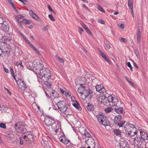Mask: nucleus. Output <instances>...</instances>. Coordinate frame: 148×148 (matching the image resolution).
<instances>
[{"label": "nucleus", "mask_w": 148, "mask_h": 148, "mask_svg": "<svg viewBox=\"0 0 148 148\" xmlns=\"http://www.w3.org/2000/svg\"><path fill=\"white\" fill-rule=\"evenodd\" d=\"M29 13L30 15L34 19L38 21L39 18V17L32 10H30L29 11Z\"/></svg>", "instance_id": "obj_17"}, {"label": "nucleus", "mask_w": 148, "mask_h": 148, "mask_svg": "<svg viewBox=\"0 0 148 148\" xmlns=\"http://www.w3.org/2000/svg\"><path fill=\"white\" fill-rule=\"evenodd\" d=\"M96 91L100 93H103L106 91V89L101 84L97 85L96 86Z\"/></svg>", "instance_id": "obj_14"}, {"label": "nucleus", "mask_w": 148, "mask_h": 148, "mask_svg": "<svg viewBox=\"0 0 148 148\" xmlns=\"http://www.w3.org/2000/svg\"><path fill=\"white\" fill-rule=\"evenodd\" d=\"M14 128L17 132H20V125H18V124H16L14 126Z\"/></svg>", "instance_id": "obj_28"}, {"label": "nucleus", "mask_w": 148, "mask_h": 148, "mask_svg": "<svg viewBox=\"0 0 148 148\" xmlns=\"http://www.w3.org/2000/svg\"><path fill=\"white\" fill-rule=\"evenodd\" d=\"M123 107L120 105H119V104L115 106L114 109L116 113L120 114L123 113Z\"/></svg>", "instance_id": "obj_16"}, {"label": "nucleus", "mask_w": 148, "mask_h": 148, "mask_svg": "<svg viewBox=\"0 0 148 148\" xmlns=\"http://www.w3.org/2000/svg\"><path fill=\"white\" fill-rule=\"evenodd\" d=\"M141 37H137V42L139 43L140 42Z\"/></svg>", "instance_id": "obj_63"}, {"label": "nucleus", "mask_w": 148, "mask_h": 148, "mask_svg": "<svg viewBox=\"0 0 148 148\" xmlns=\"http://www.w3.org/2000/svg\"><path fill=\"white\" fill-rule=\"evenodd\" d=\"M86 108L89 111H93L95 109L94 106L92 104L90 103H88L86 106Z\"/></svg>", "instance_id": "obj_20"}, {"label": "nucleus", "mask_w": 148, "mask_h": 148, "mask_svg": "<svg viewBox=\"0 0 148 148\" xmlns=\"http://www.w3.org/2000/svg\"><path fill=\"white\" fill-rule=\"evenodd\" d=\"M87 145L90 147L91 148H95V143L94 140L92 141L89 144L87 143Z\"/></svg>", "instance_id": "obj_24"}, {"label": "nucleus", "mask_w": 148, "mask_h": 148, "mask_svg": "<svg viewBox=\"0 0 148 148\" xmlns=\"http://www.w3.org/2000/svg\"><path fill=\"white\" fill-rule=\"evenodd\" d=\"M23 17L22 15H18L16 16L15 18L16 20H18L20 18H23Z\"/></svg>", "instance_id": "obj_35"}, {"label": "nucleus", "mask_w": 148, "mask_h": 148, "mask_svg": "<svg viewBox=\"0 0 148 148\" xmlns=\"http://www.w3.org/2000/svg\"><path fill=\"white\" fill-rule=\"evenodd\" d=\"M127 66L128 67H130V69L131 70V71H133V68L131 64L129 62H127Z\"/></svg>", "instance_id": "obj_36"}, {"label": "nucleus", "mask_w": 148, "mask_h": 148, "mask_svg": "<svg viewBox=\"0 0 148 148\" xmlns=\"http://www.w3.org/2000/svg\"><path fill=\"white\" fill-rule=\"evenodd\" d=\"M134 141H135L136 142H135V143H136V142H138L139 143L140 141H141V139H140H140H139V140L138 139V136H136V137H135L134 138ZM138 144H137L138 145Z\"/></svg>", "instance_id": "obj_30"}, {"label": "nucleus", "mask_w": 148, "mask_h": 148, "mask_svg": "<svg viewBox=\"0 0 148 148\" xmlns=\"http://www.w3.org/2000/svg\"><path fill=\"white\" fill-rule=\"evenodd\" d=\"M104 59L110 64H111V62L107 58L106 56L104 58Z\"/></svg>", "instance_id": "obj_45"}, {"label": "nucleus", "mask_w": 148, "mask_h": 148, "mask_svg": "<svg viewBox=\"0 0 148 148\" xmlns=\"http://www.w3.org/2000/svg\"><path fill=\"white\" fill-rule=\"evenodd\" d=\"M136 56H138L139 54L138 51L137 49H135L134 50Z\"/></svg>", "instance_id": "obj_54"}, {"label": "nucleus", "mask_w": 148, "mask_h": 148, "mask_svg": "<svg viewBox=\"0 0 148 148\" xmlns=\"http://www.w3.org/2000/svg\"><path fill=\"white\" fill-rule=\"evenodd\" d=\"M51 95L52 96L54 97L55 98H58L59 97V94L55 90H53L51 93Z\"/></svg>", "instance_id": "obj_22"}, {"label": "nucleus", "mask_w": 148, "mask_h": 148, "mask_svg": "<svg viewBox=\"0 0 148 148\" xmlns=\"http://www.w3.org/2000/svg\"><path fill=\"white\" fill-rule=\"evenodd\" d=\"M83 94H84L86 97H88L91 99L92 96V91L91 89L88 88L87 89L83 90Z\"/></svg>", "instance_id": "obj_12"}, {"label": "nucleus", "mask_w": 148, "mask_h": 148, "mask_svg": "<svg viewBox=\"0 0 148 148\" xmlns=\"http://www.w3.org/2000/svg\"><path fill=\"white\" fill-rule=\"evenodd\" d=\"M35 112L36 113L40 116H42L43 115V112L40 109V107L37 106H36V108L35 110Z\"/></svg>", "instance_id": "obj_18"}, {"label": "nucleus", "mask_w": 148, "mask_h": 148, "mask_svg": "<svg viewBox=\"0 0 148 148\" xmlns=\"http://www.w3.org/2000/svg\"><path fill=\"white\" fill-rule=\"evenodd\" d=\"M0 127L3 129H5L6 128L5 124L3 123H1L0 124Z\"/></svg>", "instance_id": "obj_44"}, {"label": "nucleus", "mask_w": 148, "mask_h": 148, "mask_svg": "<svg viewBox=\"0 0 148 148\" xmlns=\"http://www.w3.org/2000/svg\"><path fill=\"white\" fill-rule=\"evenodd\" d=\"M128 5L129 8L130 9H133V3L128 2Z\"/></svg>", "instance_id": "obj_33"}, {"label": "nucleus", "mask_w": 148, "mask_h": 148, "mask_svg": "<svg viewBox=\"0 0 148 148\" xmlns=\"http://www.w3.org/2000/svg\"><path fill=\"white\" fill-rule=\"evenodd\" d=\"M99 22L102 24H104L105 22L102 19H99L98 20Z\"/></svg>", "instance_id": "obj_53"}, {"label": "nucleus", "mask_w": 148, "mask_h": 148, "mask_svg": "<svg viewBox=\"0 0 148 148\" xmlns=\"http://www.w3.org/2000/svg\"><path fill=\"white\" fill-rule=\"evenodd\" d=\"M9 46L5 42H1L0 45V47L1 49L2 53H7L9 52L10 51V49L8 47Z\"/></svg>", "instance_id": "obj_6"}, {"label": "nucleus", "mask_w": 148, "mask_h": 148, "mask_svg": "<svg viewBox=\"0 0 148 148\" xmlns=\"http://www.w3.org/2000/svg\"><path fill=\"white\" fill-rule=\"evenodd\" d=\"M71 100L74 103H76V101H77L76 100L74 96H72L71 97Z\"/></svg>", "instance_id": "obj_42"}, {"label": "nucleus", "mask_w": 148, "mask_h": 148, "mask_svg": "<svg viewBox=\"0 0 148 148\" xmlns=\"http://www.w3.org/2000/svg\"><path fill=\"white\" fill-rule=\"evenodd\" d=\"M60 125L58 123H52V128L55 130L56 134H58L61 131V129L60 128Z\"/></svg>", "instance_id": "obj_11"}, {"label": "nucleus", "mask_w": 148, "mask_h": 148, "mask_svg": "<svg viewBox=\"0 0 148 148\" xmlns=\"http://www.w3.org/2000/svg\"><path fill=\"white\" fill-rule=\"evenodd\" d=\"M10 71L12 75L14 74V71L12 68H10Z\"/></svg>", "instance_id": "obj_62"}, {"label": "nucleus", "mask_w": 148, "mask_h": 148, "mask_svg": "<svg viewBox=\"0 0 148 148\" xmlns=\"http://www.w3.org/2000/svg\"><path fill=\"white\" fill-rule=\"evenodd\" d=\"M133 63L134 65L137 69L138 68V66L136 64L133 60H132Z\"/></svg>", "instance_id": "obj_64"}, {"label": "nucleus", "mask_w": 148, "mask_h": 148, "mask_svg": "<svg viewBox=\"0 0 148 148\" xmlns=\"http://www.w3.org/2000/svg\"><path fill=\"white\" fill-rule=\"evenodd\" d=\"M124 128L126 134L130 136H134L137 133L136 131V128L133 124H128L124 127Z\"/></svg>", "instance_id": "obj_2"}, {"label": "nucleus", "mask_w": 148, "mask_h": 148, "mask_svg": "<svg viewBox=\"0 0 148 148\" xmlns=\"http://www.w3.org/2000/svg\"><path fill=\"white\" fill-rule=\"evenodd\" d=\"M72 146V145L71 143H70L68 144H65V147L67 148H71Z\"/></svg>", "instance_id": "obj_37"}, {"label": "nucleus", "mask_w": 148, "mask_h": 148, "mask_svg": "<svg viewBox=\"0 0 148 148\" xmlns=\"http://www.w3.org/2000/svg\"><path fill=\"white\" fill-rule=\"evenodd\" d=\"M3 19L2 17L0 16V24H1L3 23Z\"/></svg>", "instance_id": "obj_57"}, {"label": "nucleus", "mask_w": 148, "mask_h": 148, "mask_svg": "<svg viewBox=\"0 0 148 148\" xmlns=\"http://www.w3.org/2000/svg\"><path fill=\"white\" fill-rule=\"evenodd\" d=\"M122 117L120 115L116 116L114 119V122L115 124L118 126L119 127H122L125 124V121H122Z\"/></svg>", "instance_id": "obj_5"}, {"label": "nucleus", "mask_w": 148, "mask_h": 148, "mask_svg": "<svg viewBox=\"0 0 148 148\" xmlns=\"http://www.w3.org/2000/svg\"><path fill=\"white\" fill-rule=\"evenodd\" d=\"M8 2L10 3V4L12 5V6H14V3L12 0H8Z\"/></svg>", "instance_id": "obj_51"}, {"label": "nucleus", "mask_w": 148, "mask_h": 148, "mask_svg": "<svg viewBox=\"0 0 148 148\" xmlns=\"http://www.w3.org/2000/svg\"><path fill=\"white\" fill-rule=\"evenodd\" d=\"M49 18L52 21H55V19L51 14H49L48 15Z\"/></svg>", "instance_id": "obj_40"}, {"label": "nucleus", "mask_w": 148, "mask_h": 148, "mask_svg": "<svg viewBox=\"0 0 148 148\" xmlns=\"http://www.w3.org/2000/svg\"><path fill=\"white\" fill-rule=\"evenodd\" d=\"M59 140L62 143H64L65 141V136H61L59 138Z\"/></svg>", "instance_id": "obj_27"}, {"label": "nucleus", "mask_w": 148, "mask_h": 148, "mask_svg": "<svg viewBox=\"0 0 148 148\" xmlns=\"http://www.w3.org/2000/svg\"><path fill=\"white\" fill-rule=\"evenodd\" d=\"M71 94V93L69 92V90H66L65 91V96L66 97H70Z\"/></svg>", "instance_id": "obj_32"}, {"label": "nucleus", "mask_w": 148, "mask_h": 148, "mask_svg": "<svg viewBox=\"0 0 148 148\" xmlns=\"http://www.w3.org/2000/svg\"><path fill=\"white\" fill-rule=\"evenodd\" d=\"M97 9L100 11V12H103V13H105V11L103 9L101 6L99 5H97Z\"/></svg>", "instance_id": "obj_26"}, {"label": "nucleus", "mask_w": 148, "mask_h": 148, "mask_svg": "<svg viewBox=\"0 0 148 148\" xmlns=\"http://www.w3.org/2000/svg\"><path fill=\"white\" fill-rule=\"evenodd\" d=\"M105 111L107 112H109L112 111V108L108 107L105 109Z\"/></svg>", "instance_id": "obj_41"}, {"label": "nucleus", "mask_w": 148, "mask_h": 148, "mask_svg": "<svg viewBox=\"0 0 148 148\" xmlns=\"http://www.w3.org/2000/svg\"><path fill=\"white\" fill-rule=\"evenodd\" d=\"M49 79H40L39 80V81H38V82L40 83V84L42 85H46L47 87H48V88H51V84L49 83L48 80Z\"/></svg>", "instance_id": "obj_15"}, {"label": "nucleus", "mask_w": 148, "mask_h": 148, "mask_svg": "<svg viewBox=\"0 0 148 148\" xmlns=\"http://www.w3.org/2000/svg\"><path fill=\"white\" fill-rule=\"evenodd\" d=\"M86 83V82H85L84 81L83 83L80 82L79 83V84L81 86L79 87L78 90V92L79 93H80L82 94H83V92L82 91H81V90H80V89H81V88H82L83 90L85 89V86H83V85L84 84H85Z\"/></svg>", "instance_id": "obj_19"}, {"label": "nucleus", "mask_w": 148, "mask_h": 148, "mask_svg": "<svg viewBox=\"0 0 148 148\" xmlns=\"http://www.w3.org/2000/svg\"><path fill=\"white\" fill-rule=\"evenodd\" d=\"M109 96H108V97H106L105 95L102 96H101L99 97V100L100 101V100L101 99V100L100 101V102L101 103H103L105 105L109 106L110 101H109Z\"/></svg>", "instance_id": "obj_8"}, {"label": "nucleus", "mask_w": 148, "mask_h": 148, "mask_svg": "<svg viewBox=\"0 0 148 148\" xmlns=\"http://www.w3.org/2000/svg\"><path fill=\"white\" fill-rule=\"evenodd\" d=\"M82 25L85 29L86 28H88L86 25L84 23H82Z\"/></svg>", "instance_id": "obj_55"}, {"label": "nucleus", "mask_w": 148, "mask_h": 148, "mask_svg": "<svg viewBox=\"0 0 148 148\" xmlns=\"http://www.w3.org/2000/svg\"><path fill=\"white\" fill-rule=\"evenodd\" d=\"M19 129H20L19 130H20V132H23L24 130V126L23 125H20Z\"/></svg>", "instance_id": "obj_38"}, {"label": "nucleus", "mask_w": 148, "mask_h": 148, "mask_svg": "<svg viewBox=\"0 0 148 148\" xmlns=\"http://www.w3.org/2000/svg\"><path fill=\"white\" fill-rule=\"evenodd\" d=\"M127 144V142L125 141H121L120 143V148H124Z\"/></svg>", "instance_id": "obj_23"}, {"label": "nucleus", "mask_w": 148, "mask_h": 148, "mask_svg": "<svg viewBox=\"0 0 148 148\" xmlns=\"http://www.w3.org/2000/svg\"><path fill=\"white\" fill-rule=\"evenodd\" d=\"M48 8L49 10L51 11V12H54V13H55V12L51 8V7L49 5H48Z\"/></svg>", "instance_id": "obj_61"}, {"label": "nucleus", "mask_w": 148, "mask_h": 148, "mask_svg": "<svg viewBox=\"0 0 148 148\" xmlns=\"http://www.w3.org/2000/svg\"><path fill=\"white\" fill-rule=\"evenodd\" d=\"M34 51L38 55H40V53L39 52V51L36 48L34 50Z\"/></svg>", "instance_id": "obj_56"}, {"label": "nucleus", "mask_w": 148, "mask_h": 148, "mask_svg": "<svg viewBox=\"0 0 148 148\" xmlns=\"http://www.w3.org/2000/svg\"><path fill=\"white\" fill-rule=\"evenodd\" d=\"M24 39L27 43L29 44V45L31 43L30 41L27 38H24Z\"/></svg>", "instance_id": "obj_58"}, {"label": "nucleus", "mask_w": 148, "mask_h": 148, "mask_svg": "<svg viewBox=\"0 0 148 148\" xmlns=\"http://www.w3.org/2000/svg\"><path fill=\"white\" fill-rule=\"evenodd\" d=\"M65 144H68L69 143L70 141V140L68 139L67 138L65 137Z\"/></svg>", "instance_id": "obj_48"}, {"label": "nucleus", "mask_w": 148, "mask_h": 148, "mask_svg": "<svg viewBox=\"0 0 148 148\" xmlns=\"http://www.w3.org/2000/svg\"><path fill=\"white\" fill-rule=\"evenodd\" d=\"M130 11L131 12L132 16H133V18H134V12H133V9H130Z\"/></svg>", "instance_id": "obj_59"}, {"label": "nucleus", "mask_w": 148, "mask_h": 148, "mask_svg": "<svg viewBox=\"0 0 148 148\" xmlns=\"http://www.w3.org/2000/svg\"><path fill=\"white\" fill-rule=\"evenodd\" d=\"M30 63H32L31 62H29L27 64V66L28 68L29 69H32V64H31Z\"/></svg>", "instance_id": "obj_39"}, {"label": "nucleus", "mask_w": 148, "mask_h": 148, "mask_svg": "<svg viewBox=\"0 0 148 148\" xmlns=\"http://www.w3.org/2000/svg\"><path fill=\"white\" fill-rule=\"evenodd\" d=\"M18 82H17V84L18 85V88L21 90H24L26 88V84L25 82L21 79H18Z\"/></svg>", "instance_id": "obj_10"}, {"label": "nucleus", "mask_w": 148, "mask_h": 148, "mask_svg": "<svg viewBox=\"0 0 148 148\" xmlns=\"http://www.w3.org/2000/svg\"><path fill=\"white\" fill-rule=\"evenodd\" d=\"M56 58L57 60H58L61 62L64 63V60L60 58L58 55H56Z\"/></svg>", "instance_id": "obj_29"}, {"label": "nucleus", "mask_w": 148, "mask_h": 148, "mask_svg": "<svg viewBox=\"0 0 148 148\" xmlns=\"http://www.w3.org/2000/svg\"><path fill=\"white\" fill-rule=\"evenodd\" d=\"M60 92H61L62 94H63L65 92V90H64L62 88H60L59 89Z\"/></svg>", "instance_id": "obj_50"}, {"label": "nucleus", "mask_w": 148, "mask_h": 148, "mask_svg": "<svg viewBox=\"0 0 148 148\" xmlns=\"http://www.w3.org/2000/svg\"><path fill=\"white\" fill-rule=\"evenodd\" d=\"M110 99L109 106L110 107L113 106H116L118 105L117 103L119 102L118 100L116 97H113L112 95H109V97Z\"/></svg>", "instance_id": "obj_7"}, {"label": "nucleus", "mask_w": 148, "mask_h": 148, "mask_svg": "<svg viewBox=\"0 0 148 148\" xmlns=\"http://www.w3.org/2000/svg\"><path fill=\"white\" fill-rule=\"evenodd\" d=\"M38 72H36L38 81H39L40 79H49L51 77V72L48 68H44Z\"/></svg>", "instance_id": "obj_1"}, {"label": "nucleus", "mask_w": 148, "mask_h": 148, "mask_svg": "<svg viewBox=\"0 0 148 148\" xmlns=\"http://www.w3.org/2000/svg\"><path fill=\"white\" fill-rule=\"evenodd\" d=\"M113 132L114 134L116 135V136H119L121 135V132L119 129L114 130L113 131Z\"/></svg>", "instance_id": "obj_25"}, {"label": "nucleus", "mask_w": 148, "mask_h": 148, "mask_svg": "<svg viewBox=\"0 0 148 148\" xmlns=\"http://www.w3.org/2000/svg\"><path fill=\"white\" fill-rule=\"evenodd\" d=\"M99 53L100 55L101 56L103 59L106 57V55L101 50L99 51Z\"/></svg>", "instance_id": "obj_34"}, {"label": "nucleus", "mask_w": 148, "mask_h": 148, "mask_svg": "<svg viewBox=\"0 0 148 148\" xmlns=\"http://www.w3.org/2000/svg\"><path fill=\"white\" fill-rule=\"evenodd\" d=\"M85 135L87 137H90L91 136L90 134L88 132H85Z\"/></svg>", "instance_id": "obj_49"}, {"label": "nucleus", "mask_w": 148, "mask_h": 148, "mask_svg": "<svg viewBox=\"0 0 148 148\" xmlns=\"http://www.w3.org/2000/svg\"><path fill=\"white\" fill-rule=\"evenodd\" d=\"M85 30L87 32V33L89 35H91L92 33L88 28H86Z\"/></svg>", "instance_id": "obj_43"}, {"label": "nucleus", "mask_w": 148, "mask_h": 148, "mask_svg": "<svg viewBox=\"0 0 148 148\" xmlns=\"http://www.w3.org/2000/svg\"><path fill=\"white\" fill-rule=\"evenodd\" d=\"M130 11L131 12L132 16H133V18H134V12H133V9H130Z\"/></svg>", "instance_id": "obj_60"}, {"label": "nucleus", "mask_w": 148, "mask_h": 148, "mask_svg": "<svg viewBox=\"0 0 148 148\" xmlns=\"http://www.w3.org/2000/svg\"><path fill=\"white\" fill-rule=\"evenodd\" d=\"M30 46L32 47L33 49L34 50L36 49V48L35 47L33 44H32L31 43L29 44Z\"/></svg>", "instance_id": "obj_52"}, {"label": "nucleus", "mask_w": 148, "mask_h": 148, "mask_svg": "<svg viewBox=\"0 0 148 148\" xmlns=\"http://www.w3.org/2000/svg\"><path fill=\"white\" fill-rule=\"evenodd\" d=\"M31 64H32V67L34 68L36 71H35V74H36V72L40 71L42 69L43 67V65L42 64L41 61L38 60H34L33 62L32 63H30Z\"/></svg>", "instance_id": "obj_3"}, {"label": "nucleus", "mask_w": 148, "mask_h": 148, "mask_svg": "<svg viewBox=\"0 0 148 148\" xmlns=\"http://www.w3.org/2000/svg\"><path fill=\"white\" fill-rule=\"evenodd\" d=\"M64 102V101H62L58 102L57 104V105L58 107V109L61 112L63 113L65 112Z\"/></svg>", "instance_id": "obj_13"}, {"label": "nucleus", "mask_w": 148, "mask_h": 148, "mask_svg": "<svg viewBox=\"0 0 148 148\" xmlns=\"http://www.w3.org/2000/svg\"><path fill=\"white\" fill-rule=\"evenodd\" d=\"M97 120L100 124L103 126H109L110 125L108 119L103 115L99 114L97 117Z\"/></svg>", "instance_id": "obj_4"}, {"label": "nucleus", "mask_w": 148, "mask_h": 148, "mask_svg": "<svg viewBox=\"0 0 148 148\" xmlns=\"http://www.w3.org/2000/svg\"><path fill=\"white\" fill-rule=\"evenodd\" d=\"M120 40L121 41L125 42H126L127 41V40L126 39L124 38H120Z\"/></svg>", "instance_id": "obj_47"}, {"label": "nucleus", "mask_w": 148, "mask_h": 148, "mask_svg": "<svg viewBox=\"0 0 148 148\" xmlns=\"http://www.w3.org/2000/svg\"><path fill=\"white\" fill-rule=\"evenodd\" d=\"M23 22L25 24H29L30 23V21L24 19L23 20Z\"/></svg>", "instance_id": "obj_31"}, {"label": "nucleus", "mask_w": 148, "mask_h": 148, "mask_svg": "<svg viewBox=\"0 0 148 148\" xmlns=\"http://www.w3.org/2000/svg\"><path fill=\"white\" fill-rule=\"evenodd\" d=\"M72 105L77 109L79 110H81V108L80 106V105L77 101H76V103H73Z\"/></svg>", "instance_id": "obj_21"}, {"label": "nucleus", "mask_w": 148, "mask_h": 148, "mask_svg": "<svg viewBox=\"0 0 148 148\" xmlns=\"http://www.w3.org/2000/svg\"><path fill=\"white\" fill-rule=\"evenodd\" d=\"M52 121H54V119L52 116H49L46 117L44 120V122L45 124L48 126L52 128Z\"/></svg>", "instance_id": "obj_9"}, {"label": "nucleus", "mask_w": 148, "mask_h": 148, "mask_svg": "<svg viewBox=\"0 0 148 148\" xmlns=\"http://www.w3.org/2000/svg\"><path fill=\"white\" fill-rule=\"evenodd\" d=\"M79 33L81 34L82 33L84 32L83 29L81 27H79Z\"/></svg>", "instance_id": "obj_46"}]
</instances>
